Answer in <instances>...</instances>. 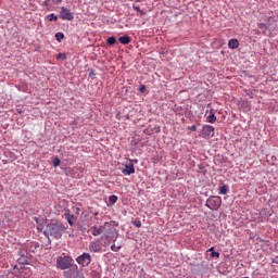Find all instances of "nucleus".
I'll return each instance as SVG.
<instances>
[{"label": "nucleus", "mask_w": 278, "mask_h": 278, "mask_svg": "<svg viewBox=\"0 0 278 278\" xmlns=\"http://www.w3.org/2000/svg\"><path fill=\"white\" fill-rule=\"evenodd\" d=\"M215 128L211 125H204L202 127L201 138H214Z\"/></svg>", "instance_id": "0eeeda50"}, {"label": "nucleus", "mask_w": 278, "mask_h": 278, "mask_svg": "<svg viewBox=\"0 0 278 278\" xmlns=\"http://www.w3.org/2000/svg\"><path fill=\"white\" fill-rule=\"evenodd\" d=\"M76 262L77 264H80V266H88L92 262V258L90 254L83 253L80 256L76 258Z\"/></svg>", "instance_id": "6e6552de"}, {"label": "nucleus", "mask_w": 278, "mask_h": 278, "mask_svg": "<svg viewBox=\"0 0 278 278\" xmlns=\"http://www.w3.org/2000/svg\"><path fill=\"white\" fill-rule=\"evenodd\" d=\"M118 42H121V45H129V42H131V37L125 35L118 38Z\"/></svg>", "instance_id": "2eb2a0df"}, {"label": "nucleus", "mask_w": 278, "mask_h": 278, "mask_svg": "<svg viewBox=\"0 0 278 278\" xmlns=\"http://www.w3.org/2000/svg\"><path fill=\"white\" fill-rule=\"evenodd\" d=\"M64 216H65L68 225H71V227H73V225H75V223L77 222V216L71 214L70 210L65 211Z\"/></svg>", "instance_id": "f8f14e48"}, {"label": "nucleus", "mask_w": 278, "mask_h": 278, "mask_svg": "<svg viewBox=\"0 0 278 278\" xmlns=\"http://www.w3.org/2000/svg\"><path fill=\"white\" fill-rule=\"evenodd\" d=\"M56 5H60L62 3V0H52Z\"/></svg>", "instance_id": "c756f323"}, {"label": "nucleus", "mask_w": 278, "mask_h": 278, "mask_svg": "<svg viewBox=\"0 0 278 278\" xmlns=\"http://www.w3.org/2000/svg\"><path fill=\"white\" fill-rule=\"evenodd\" d=\"M132 225L135 227H137L138 229H140V227H142V222H140L139 219H136V220L132 222Z\"/></svg>", "instance_id": "412c9836"}, {"label": "nucleus", "mask_w": 278, "mask_h": 278, "mask_svg": "<svg viewBox=\"0 0 278 278\" xmlns=\"http://www.w3.org/2000/svg\"><path fill=\"white\" fill-rule=\"evenodd\" d=\"M68 269L63 273L65 278H84V274L79 271L77 265H72Z\"/></svg>", "instance_id": "423d86ee"}, {"label": "nucleus", "mask_w": 278, "mask_h": 278, "mask_svg": "<svg viewBox=\"0 0 278 278\" xmlns=\"http://www.w3.org/2000/svg\"><path fill=\"white\" fill-rule=\"evenodd\" d=\"M135 10H137V12H141L140 7H135Z\"/></svg>", "instance_id": "72a5a7b5"}, {"label": "nucleus", "mask_w": 278, "mask_h": 278, "mask_svg": "<svg viewBox=\"0 0 278 278\" xmlns=\"http://www.w3.org/2000/svg\"><path fill=\"white\" fill-rule=\"evenodd\" d=\"M111 251H114V253H117V251H121V247H116V244L111 245Z\"/></svg>", "instance_id": "b1692460"}, {"label": "nucleus", "mask_w": 278, "mask_h": 278, "mask_svg": "<svg viewBox=\"0 0 278 278\" xmlns=\"http://www.w3.org/2000/svg\"><path fill=\"white\" fill-rule=\"evenodd\" d=\"M147 90V87L144 85H141L139 88V91L144 92Z\"/></svg>", "instance_id": "cd10ccee"}, {"label": "nucleus", "mask_w": 278, "mask_h": 278, "mask_svg": "<svg viewBox=\"0 0 278 278\" xmlns=\"http://www.w3.org/2000/svg\"><path fill=\"white\" fill-rule=\"evenodd\" d=\"M20 267L15 266V269L17 268V273H16V277L17 278H29L31 277V268L25 266V264H27V258L26 257H22L18 258Z\"/></svg>", "instance_id": "7ed1b4c3"}, {"label": "nucleus", "mask_w": 278, "mask_h": 278, "mask_svg": "<svg viewBox=\"0 0 278 278\" xmlns=\"http://www.w3.org/2000/svg\"><path fill=\"white\" fill-rule=\"evenodd\" d=\"M55 40L58 42H62V40H64V33H56L55 34Z\"/></svg>", "instance_id": "a211bd4d"}, {"label": "nucleus", "mask_w": 278, "mask_h": 278, "mask_svg": "<svg viewBox=\"0 0 278 278\" xmlns=\"http://www.w3.org/2000/svg\"><path fill=\"white\" fill-rule=\"evenodd\" d=\"M207 123L214 124L216 122V115L214 111L211 110L210 115L206 117Z\"/></svg>", "instance_id": "dca6fc26"}, {"label": "nucleus", "mask_w": 278, "mask_h": 278, "mask_svg": "<svg viewBox=\"0 0 278 278\" xmlns=\"http://www.w3.org/2000/svg\"><path fill=\"white\" fill-rule=\"evenodd\" d=\"M106 45H110V46L116 45V37H109L106 39Z\"/></svg>", "instance_id": "aec40b11"}, {"label": "nucleus", "mask_w": 278, "mask_h": 278, "mask_svg": "<svg viewBox=\"0 0 278 278\" xmlns=\"http://www.w3.org/2000/svg\"><path fill=\"white\" fill-rule=\"evenodd\" d=\"M56 58H58V60H66V54L65 53H59Z\"/></svg>", "instance_id": "a878e982"}, {"label": "nucleus", "mask_w": 278, "mask_h": 278, "mask_svg": "<svg viewBox=\"0 0 278 278\" xmlns=\"http://www.w3.org/2000/svg\"><path fill=\"white\" fill-rule=\"evenodd\" d=\"M228 192H229V187H227V185L219 187V194H227Z\"/></svg>", "instance_id": "f3484780"}, {"label": "nucleus", "mask_w": 278, "mask_h": 278, "mask_svg": "<svg viewBox=\"0 0 278 278\" xmlns=\"http://www.w3.org/2000/svg\"><path fill=\"white\" fill-rule=\"evenodd\" d=\"M220 205H223V199L218 195H211L205 202V206L212 212L218 211Z\"/></svg>", "instance_id": "20e7f679"}, {"label": "nucleus", "mask_w": 278, "mask_h": 278, "mask_svg": "<svg viewBox=\"0 0 278 278\" xmlns=\"http://www.w3.org/2000/svg\"><path fill=\"white\" fill-rule=\"evenodd\" d=\"M215 251H214V247H212V248H210L208 249V253H214Z\"/></svg>", "instance_id": "7c9ffc66"}, {"label": "nucleus", "mask_w": 278, "mask_h": 278, "mask_svg": "<svg viewBox=\"0 0 278 278\" xmlns=\"http://www.w3.org/2000/svg\"><path fill=\"white\" fill-rule=\"evenodd\" d=\"M103 231H106V235H105L106 240L114 238V235L116 233V229L112 228V224H110L108 222L104 223L103 226H93V227H91V233L94 237L101 236V233H103Z\"/></svg>", "instance_id": "f03ea898"}, {"label": "nucleus", "mask_w": 278, "mask_h": 278, "mask_svg": "<svg viewBox=\"0 0 278 278\" xmlns=\"http://www.w3.org/2000/svg\"><path fill=\"white\" fill-rule=\"evenodd\" d=\"M102 249H103V247H102L101 243H99V242L92 241V242L89 244V251H90L91 253H99Z\"/></svg>", "instance_id": "ddd939ff"}, {"label": "nucleus", "mask_w": 278, "mask_h": 278, "mask_svg": "<svg viewBox=\"0 0 278 278\" xmlns=\"http://www.w3.org/2000/svg\"><path fill=\"white\" fill-rule=\"evenodd\" d=\"M228 47L230 49H238L240 47V41H238V39H230L228 41Z\"/></svg>", "instance_id": "4468645a"}, {"label": "nucleus", "mask_w": 278, "mask_h": 278, "mask_svg": "<svg viewBox=\"0 0 278 278\" xmlns=\"http://www.w3.org/2000/svg\"><path fill=\"white\" fill-rule=\"evenodd\" d=\"M211 257H220V253H218V252H212L211 253Z\"/></svg>", "instance_id": "bb28decb"}, {"label": "nucleus", "mask_w": 278, "mask_h": 278, "mask_svg": "<svg viewBox=\"0 0 278 278\" xmlns=\"http://www.w3.org/2000/svg\"><path fill=\"white\" fill-rule=\"evenodd\" d=\"M122 173L123 175H126V176L134 175V173H136V167L134 166L132 163L126 164L125 168H122Z\"/></svg>", "instance_id": "9b49d317"}, {"label": "nucleus", "mask_w": 278, "mask_h": 278, "mask_svg": "<svg viewBox=\"0 0 278 278\" xmlns=\"http://www.w3.org/2000/svg\"><path fill=\"white\" fill-rule=\"evenodd\" d=\"M75 264V261L71 256H60L56 260V268L60 270H68Z\"/></svg>", "instance_id": "39448f33"}, {"label": "nucleus", "mask_w": 278, "mask_h": 278, "mask_svg": "<svg viewBox=\"0 0 278 278\" xmlns=\"http://www.w3.org/2000/svg\"><path fill=\"white\" fill-rule=\"evenodd\" d=\"M273 263H274V264H278V256L273 260Z\"/></svg>", "instance_id": "2f4dec72"}, {"label": "nucleus", "mask_w": 278, "mask_h": 278, "mask_svg": "<svg viewBox=\"0 0 278 278\" xmlns=\"http://www.w3.org/2000/svg\"><path fill=\"white\" fill-rule=\"evenodd\" d=\"M60 159H58V157H55L54 160H53V166H54V168H58V166L60 165Z\"/></svg>", "instance_id": "393cba45"}, {"label": "nucleus", "mask_w": 278, "mask_h": 278, "mask_svg": "<svg viewBox=\"0 0 278 278\" xmlns=\"http://www.w3.org/2000/svg\"><path fill=\"white\" fill-rule=\"evenodd\" d=\"M66 231V226L62 224V222L50 223L46 226L43 235L47 238H54L55 240H60L62 235Z\"/></svg>", "instance_id": "f257e3e1"}, {"label": "nucleus", "mask_w": 278, "mask_h": 278, "mask_svg": "<svg viewBox=\"0 0 278 278\" xmlns=\"http://www.w3.org/2000/svg\"><path fill=\"white\" fill-rule=\"evenodd\" d=\"M60 18H62V21H73L75 16L71 12V10L66 9V7H62L60 12Z\"/></svg>", "instance_id": "1a4fd4ad"}, {"label": "nucleus", "mask_w": 278, "mask_h": 278, "mask_svg": "<svg viewBox=\"0 0 278 278\" xmlns=\"http://www.w3.org/2000/svg\"><path fill=\"white\" fill-rule=\"evenodd\" d=\"M116 201H118V197H116V195L109 197V203H111V205H114L116 203Z\"/></svg>", "instance_id": "6ab92c4d"}, {"label": "nucleus", "mask_w": 278, "mask_h": 278, "mask_svg": "<svg viewBox=\"0 0 278 278\" xmlns=\"http://www.w3.org/2000/svg\"><path fill=\"white\" fill-rule=\"evenodd\" d=\"M43 5H49V0H46V1L43 2Z\"/></svg>", "instance_id": "473e14b6"}, {"label": "nucleus", "mask_w": 278, "mask_h": 278, "mask_svg": "<svg viewBox=\"0 0 278 278\" xmlns=\"http://www.w3.org/2000/svg\"><path fill=\"white\" fill-rule=\"evenodd\" d=\"M48 21H58V15H55L54 13H51L50 15H48Z\"/></svg>", "instance_id": "5701e85b"}, {"label": "nucleus", "mask_w": 278, "mask_h": 278, "mask_svg": "<svg viewBox=\"0 0 278 278\" xmlns=\"http://www.w3.org/2000/svg\"><path fill=\"white\" fill-rule=\"evenodd\" d=\"M188 129H189V131H197V126H190V127H188Z\"/></svg>", "instance_id": "c85d7f7f"}, {"label": "nucleus", "mask_w": 278, "mask_h": 278, "mask_svg": "<svg viewBox=\"0 0 278 278\" xmlns=\"http://www.w3.org/2000/svg\"><path fill=\"white\" fill-rule=\"evenodd\" d=\"M258 29H268V23L264 24V23H258L257 24Z\"/></svg>", "instance_id": "4be33fe9"}, {"label": "nucleus", "mask_w": 278, "mask_h": 278, "mask_svg": "<svg viewBox=\"0 0 278 278\" xmlns=\"http://www.w3.org/2000/svg\"><path fill=\"white\" fill-rule=\"evenodd\" d=\"M267 29L269 31H277L278 29V16H269L267 20Z\"/></svg>", "instance_id": "9d476101"}, {"label": "nucleus", "mask_w": 278, "mask_h": 278, "mask_svg": "<svg viewBox=\"0 0 278 278\" xmlns=\"http://www.w3.org/2000/svg\"><path fill=\"white\" fill-rule=\"evenodd\" d=\"M269 216H273V214H271V213H269Z\"/></svg>", "instance_id": "f704fd0d"}]
</instances>
